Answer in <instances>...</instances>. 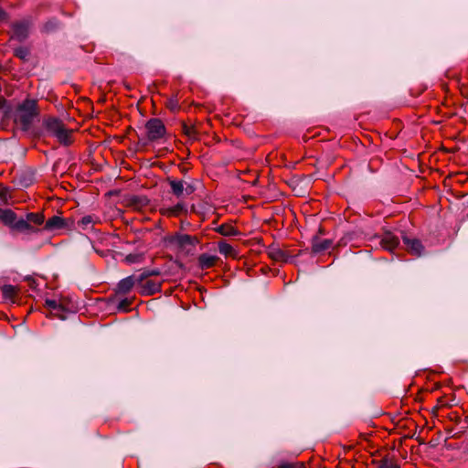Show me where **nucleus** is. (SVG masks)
I'll list each match as a JSON object with an SVG mask.
<instances>
[{
    "label": "nucleus",
    "instance_id": "bb28decb",
    "mask_svg": "<svg viewBox=\"0 0 468 468\" xmlns=\"http://www.w3.org/2000/svg\"><path fill=\"white\" fill-rule=\"evenodd\" d=\"M279 468H305L303 463H283Z\"/></svg>",
    "mask_w": 468,
    "mask_h": 468
},
{
    "label": "nucleus",
    "instance_id": "393cba45",
    "mask_svg": "<svg viewBox=\"0 0 468 468\" xmlns=\"http://www.w3.org/2000/svg\"><path fill=\"white\" fill-rule=\"evenodd\" d=\"M378 468H399L398 463L390 459H384L381 461Z\"/></svg>",
    "mask_w": 468,
    "mask_h": 468
},
{
    "label": "nucleus",
    "instance_id": "a878e982",
    "mask_svg": "<svg viewBox=\"0 0 468 468\" xmlns=\"http://www.w3.org/2000/svg\"><path fill=\"white\" fill-rule=\"evenodd\" d=\"M130 305H131V301L128 299H124L119 303L118 309L121 311L127 312L129 310Z\"/></svg>",
    "mask_w": 468,
    "mask_h": 468
},
{
    "label": "nucleus",
    "instance_id": "9b49d317",
    "mask_svg": "<svg viewBox=\"0 0 468 468\" xmlns=\"http://www.w3.org/2000/svg\"><path fill=\"white\" fill-rule=\"evenodd\" d=\"M45 306L50 311L53 316L59 319H65V307L56 300L47 299Z\"/></svg>",
    "mask_w": 468,
    "mask_h": 468
},
{
    "label": "nucleus",
    "instance_id": "20e7f679",
    "mask_svg": "<svg viewBox=\"0 0 468 468\" xmlns=\"http://www.w3.org/2000/svg\"><path fill=\"white\" fill-rule=\"evenodd\" d=\"M147 137L151 141L162 138L165 133V127L159 119H151L145 125Z\"/></svg>",
    "mask_w": 468,
    "mask_h": 468
},
{
    "label": "nucleus",
    "instance_id": "b1692460",
    "mask_svg": "<svg viewBox=\"0 0 468 468\" xmlns=\"http://www.w3.org/2000/svg\"><path fill=\"white\" fill-rule=\"evenodd\" d=\"M166 107L171 111V112H176L179 110L180 106H179V101L177 99L176 96H173L171 98H169L166 101Z\"/></svg>",
    "mask_w": 468,
    "mask_h": 468
},
{
    "label": "nucleus",
    "instance_id": "ddd939ff",
    "mask_svg": "<svg viewBox=\"0 0 468 468\" xmlns=\"http://www.w3.org/2000/svg\"><path fill=\"white\" fill-rule=\"evenodd\" d=\"M399 243V238L391 232H386L381 239L382 247L389 251H393L398 247Z\"/></svg>",
    "mask_w": 468,
    "mask_h": 468
},
{
    "label": "nucleus",
    "instance_id": "f3484780",
    "mask_svg": "<svg viewBox=\"0 0 468 468\" xmlns=\"http://www.w3.org/2000/svg\"><path fill=\"white\" fill-rule=\"evenodd\" d=\"M268 255L275 261L286 262L288 260L287 254L276 246H271L268 249Z\"/></svg>",
    "mask_w": 468,
    "mask_h": 468
},
{
    "label": "nucleus",
    "instance_id": "2eb2a0df",
    "mask_svg": "<svg viewBox=\"0 0 468 468\" xmlns=\"http://www.w3.org/2000/svg\"><path fill=\"white\" fill-rule=\"evenodd\" d=\"M332 240L328 239H322L318 237L313 239L312 250L314 252H322L329 250L332 247Z\"/></svg>",
    "mask_w": 468,
    "mask_h": 468
},
{
    "label": "nucleus",
    "instance_id": "6ab92c4d",
    "mask_svg": "<svg viewBox=\"0 0 468 468\" xmlns=\"http://www.w3.org/2000/svg\"><path fill=\"white\" fill-rule=\"evenodd\" d=\"M215 230L225 237H232L239 234V231L232 224L229 223L221 224L217 227Z\"/></svg>",
    "mask_w": 468,
    "mask_h": 468
},
{
    "label": "nucleus",
    "instance_id": "4468645a",
    "mask_svg": "<svg viewBox=\"0 0 468 468\" xmlns=\"http://www.w3.org/2000/svg\"><path fill=\"white\" fill-rule=\"evenodd\" d=\"M218 257L216 255H209L207 253H203L198 256L197 261L198 265L202 270L212 268L216 265L218 261Z\"/></svg>",
    "mask_w": 468,
    "mask_h": 468
},
{
    "label": "nucleus",
    "instance_id": "1a4fd4ad",
    "mask_svg": "<svg viewBox=\"0 0 468 468\" xmlns=\"http://www.w3.org/2000/svg\"><path fill=\"white\" fill-rule=\"evenodd\" d=\"M138 286L141 288V293L145 295H152L159 292L161 287L159 282L148 279L147 276L143 282H138Z\"/></svg>",
    "mask_w": 468,
    "mask_h": 468
},
{
    "label": "nucleus",
    "instance_id": "c85d7f7f",
    "mask_svg": "<svg viewBox=\"0 0 468 468\" xmlns=\"http://www.w3.org/2000/svg\"><path fill=\"white\" fill-rule=\"evenodd\" d=\"M7 18L6 13L0 7V21H4Z\"/></svg>",
    "mask_w": 468,
    "mask_h": 468
},
{
    "label": "nucleus",
    "instance_id": "f257e3e1",
    "mask_svg": "<svg viewBox=\"0 0 468 468\" xmlns=\"http://www.w3.org/2000/svg\"><path fill=\"white\" fill-rule=\"evenodd\" d=\"M46 131L63 145H69L72 144L73 131L67 129L63 122L57 118H48L43 123Z\"/></svg>",
    "mask_w": 468,
    "mask_h": 468
},
{
    "label": "nucleus",
    "instance_id": "cd10ccee",
    "mask_svg": "<svg viewBox=\"0 0 468 468\" xmlns=\"http://www.w3.org/2000/svg\"><path fill=\"white\" fill-rule=\"evenodd\" d=\"M27 50H25L23 48H19V49L16 50V56L19 57L20 58H25L27 57Z\"/></svg>",
    "mask_w": 468,
    "mask_h": 468
},
{
    "label": "nucleus",
    "instance_id": "c756f323",
    "mask_svg": "<svg viewBox=\"0 0 468 468\" xmlns=\"http://www.w3.org/2000/svg\"><path fill=\"white\" fill-rule=\"evenodd\" d=\"M142 274H147V278H148L151 275H158L159 271H153L151 272H143Z\"/></svg>",
    "mask_w": 468,
    "mask_h": 468
},
{
    "label": "nucleus",
    "instance_id": "412c9836",
    "mask_svg": "<svg viewBox=\"0 0 468 468\" xmlns=\"http://www.w3.org/2000/svg\"><path fill=\"white\" fill-rule=\"evenodd\" d=\"M64 227V220L62 218L58 216H53L48 218L44 226V229L46 230H55Z\"/></svg>",
    "mask_w": 468,
    "mask_h": 468
},
{
    "label": "nucleus",
    "instance_id": "f8f14e48",
    "mask_svg": "<svg viewBox=\"0 0 468 468\" xmlns=\"http://www.w3.org/2000/svg\"><path fill=\"white\" fill-rule=\"evenodd\" d=\"M101 223V218L96 215H86L78 221V227L82 230H91L94 226Z\"/></svg>",
    "mask_w": 468,
    "mask_h": 468
},
{
    "label": "nucleus",
    "instance_id": "4be33fe9",
    "mask_svg": "<svg viewBox=\"0 0 468 468\" xmlns=\"http://www.w3.org/2000/svg\"><path fill=\"white\" fill-rule=\"evenodd\" d=\"M26 220L29 222V224L38 227L44 224L45 222V217L42 213H27L26 215Z\"/></svg>",
    "mask_w": 468,
    "mask_h": 468
},
{
    "label": "nucleus",
    "instance_id": "5701e85b",
    "mask_svg": "<svg viewBox=\"0 0 468 468\" xmlns=\"http://www.w3.org/2000/svg\"><path fill=\"white\" fill-rule=\"evenodd\" d=\"M185 210V205L177 203L176 206L166 208L164 213L167 216H177Z\"/></svg>",
    "mask_w": 468,
    "mask_h": 468
},
{
    "label": "nucleus",
    "instance_id": "423d86ee",
    "mask_svg": "<svg viewBox=\"0 0 468 468\" xmlns=\"http://www.w3.org/2000/svg\"><path fill=\"white\" fill-rule=\"evenodd\" d=\"M30 23L28 21H20L12 26V37L18 41H24L29 34Z\"/></svg>",
    "mask_w": 468,
    "mask_h": 468
},
{
    "label": "nucleus",
    "instance_id": "9d476101",
    "mask_svg": "<svg viewBox=\"0 0 468 468\" xmlns=\"http://www.w3.org/2000/svg\"><path fill=\"white\" fill-rule=\"evenodd\" d=\"M3 300L9 303H15L18 297L19 290L17 287L5 284L1 287Z\"/></svg>",
    "mask_w": 468,
    "mask_h": 468
},
{
    "label": "nucleus",
    "instance_id": "6e6552de",
    "mask_svg": "<svg viewBox=\"0 0 468 468\" xmlns=\"http://www.w3.org/2000/svg\"><path fill=\"white\" fill-rule=\"evenodd\" d=\"M13 230L30 235V234H36L40 231V229L31 224L26 218H17L14 227L12 228Z\"/></svg>",
    "mask_w": 468,
    "mask_h": 468
},
{
    "label": "nucleus",
    "instance_id": "7ed1b4c3",
    "mask_svg": "<svg viewBox=\"0 0 468 468\" xmlns=\"http://www.w3.org/2000/svg\"><path fill=\"white\" fill-rule=\"evenodd\" d=\"M171 242L178 247V249L186 254L194 252L196 246L199 240L195 236L187 234H176L171 239Z\"/></svg>",
    "mask_w": 468,
    "mask_h": 468
},
{
    "label": "nucleus",
    "instance_id": "f03ea898",
    "mask_svg": "<svg viewBox=\"0 0 468 468\" xmlns=\"http://www.w3.org/2000/svg\"><path fill=\"white\" fill-rule=\"evenodd\" d=\"M37 114V101L35 100H26L17 107L15 113V121L24 130H27Z\"/></svg>",
    "mask_w": 468,
    "mask_h": 468
},
{
    "label": "nucleus",
    "instance_id": "dca6fc26",
    "mask_svg": "<svg viewBox=\"0 0 468 468\" xmlns=\"http://www.w3.org/2000/svg\"><path fill=\"white\" fill-rule=\"evenodd\" d=\"M16 219V215L14 211H12L11 209L0 208V221L3 222L5 225L12 229Z\"/></svg>",
    "mask_w": 468,
    "mask_h": 468
},
{
    "label": "nucleus",
    "instance_id": "aec40b11",
    "mask_svg": "<svg viewBox=\"0 0 468 468\" xmlns=\"http://www.w3.org/2000/svg\"><path fill=\"white\" fill-rule=\"evenodd\" d=\"M218 247V251L225 257H231L233 259L238 257V252L236 251V250L226 241H219Z\"/></svg>",
    "mask_w": 468,
    "mask_h": 468
},
{
    "label": "nucleus",
    "instance_id": "a211bd4d",
    "mask_svg": "<svg viewBox=\"0 0 468 468\" xmlns=\"http://www.w3.org/2000/svg\"><path fill=\"white\" fill-rule=\"evenodd\" d=\"M403 241L405 245L407 246V249L414 255L420 256L422 251V245L420 240L418 239H410L409 238H404Z\"/></svg>",
    "mask_w": 468,
    "mask_h": 468
},
{
    "label": "nucleus",
    "instance_id": "0eeeda50",
    "mask_svg": "<svg viewBox=\"0 0 468 468\" xmlns=\"http://www.w3.org/2000/svg\"><path fill=\"white\" fill-rule=\"evenodd\" d=\"M172 193L177 197L183 196H189L194 192V187L191 185H186L181 180H171L169 182Z\"/></svg>",
    "mask_w": 468,
    "mask_h": 468
},
{
    "label": "nucleus",
    "instance_id": "39448f33",
    "mask_svg": "<svg viewBox=\"0 0 468 468\" xmlns=\"http://www.w3.org/2000/svg\"><path fill=\"white\" fill-rule=\"evenodd\" d=\"M147 274L131 275L122 279L117 285L118 292L123 294L128 293L134 285H138V282H143Z\"/></svg>",
    "mask_w": 468,
    "mask_h": 468
}]
</instances>
